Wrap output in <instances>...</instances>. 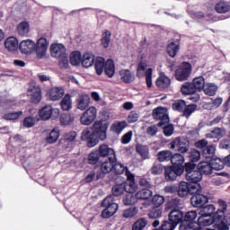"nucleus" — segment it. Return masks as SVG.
Wrapping results in <instances>:
<instances>
[{
	"label": "nucleus",
	"instance_id": "obj_2",
	"mask_svg": "<svg viewBox=\"0 0 230 230\" xmlns=\"http://www.w3.org/2000/svg\"><path fill=\"white\" fill-rule=\"evenodd\" d=\"M109 129V123L102 120H97L93 124L92 130L93 137L97 139V145L100 141L107 139V130Z\"/></svg>",
	"mask_w": 230,
	"mask_h": 230
},
{
	"label": "nucleus",
	"instance_id": "obj_18",
	"mask_svg": "<svg viewBox=\"0 0 230 230\" xmlns=\"http://www.w3.org/2000/svg\"><path fill=\"white\" fill-rule=\"evenodd\" d=\"M4 48L9 53H15L19 49V40L13 36H10L4 40Z\"/></svg>",
	"mask_w": 230,
	"mask_h": 230
},
{
	"label": "nucleus",
	"instance_id": "obj_25",
	"mask_svg": "<svg viewBox=\"0 0 230 230\" xmlns=\"http://www.w3.org/2000/svg\"><path fill=\"white\" fill-rule=\"evenodd\" d=\"M39 116L43 121H48L53 116V107L46 105L39 111Z\"/></svg>",
	"mask_w": 230,
	"mask_h": 230
},
{
	"label": "nucleus",
	"instance_id": "obj_11",
	"mask_svg": "<svg viewBox=\"0 0 230 230\" xmlns=\"http://www.w3.org/2000/svg\"><path fill=\"white\" fill-rule=\"evenodd\" d=\"M170 146L172 150H174V148H178V152H180L181 154H186V152L190 150V141L184 138L176 137L170 143Z\"/></svg>",
	"mask_w": 230,
	"mask_h": 230
},
{
	"label": "nucleus",
	"instance_id": "obj_13",
	"mask_svg": "<svg viewBox=\"0 0 230 230\" xmlns=\"http://www.w3.org/2000/svg\"><path fill=\"white\" fill-rule=\"evenodd\" d=\"M202 193V187L199 186V191L194 192L190 202L194 208H202L204 204H208V199Z\"/></svg>",
	"mask_w": 230,
	"mask_h": 230
},
{
	"label": "nucleus",
	"instance_id": "obj_53",
	"mask_svg": "<svg viewBox=\"0 0 230 230\" xmlns=\"http://www.w3.org/2000/svg\"><path fill=\"white\" fill-rule=\"evenodd\" d=\"M101 44L102 48H109V45L111 44V31H106L102 33V39H101Z\"/></svg>",
	"mask_w": 230,
	"mask_h": 230
},
{
	"label": "nucleus",
	"instance_id": "obj_33",
	"mask_svg": "<svg viewBox=\"0 0 230 230\" xmlns=\"http://www.w3.org/2000/svg\"><path fill=\"white\" fill-rule=\"evenodd\" d=\"M82 58H83L82 52L78 50L73 51L70 54V64L72 66L78 67V66L82 64Z\"/></svg>",
	"mask_w": 230,
	"mask_h": 230
},
{
	"label": "nucleus",
	"instance_id": "obj_56",
	"mask_svg": "<svg viewBox=\"0 0 230 230\" xmlns=\"http://www.w3.org/2000/svg\"><path fill=\"white\" fill-rule=\"evenodd\" d=\"M146 219L140 218L133 224L132 230H143L145 227H146Z\"/></svg>",
	"mask_w": 230,
	"mask_h": 230
},
{
	"label": "nucleus",
	"instance_id": "obj_5",
	"mask_svg": "<svg viewBox=\"0 0 230 230\" xmlns=\"http://www.w3.org/2000/svg\"><path fill=\"white\" fill-rule=\"evenodd\" d=\"M27 96L31 103H40L42 100V89L40 85L37 84L35 82L31 83L27 89Z\"/></svg>",
	"mask_w": 230,
	"mask_h": 230
},
{
	"label": "nucleus",
	"instance_id": "obj_23",
	"mask_svg": "<svg viewBox=\"0 0 230 230\" xmlns=\"http://www.w3.org/2000/svg\"><path fill=\"white\" fill-rule=\"evenodd\" d=\"M200 217L198 218L199 226H215V214L213 216L199 214Z\"/></svg>",
	"mask_w": 230,
	"mask_h": 230
},
{
	"label": "nucleus",
	"instance_id": "obj_41",
	"mask_svg": "<svg viewBox=\"0 0 230 230\" xmlns=\"http://www.w3.org/2000/svg\"><path fill=\"white\" fill-rule=\"evenodd\" d=\"M111 172H112V173H115L116 175H121L122 173L127 174V172H128V171L127 170V167H125L123 164L115 162L112 165Z\"/></svg>",
	"mask_w": 230,
	"mask_h": 230
},
{
	"label": "nucleus",
	"instance_id": "obj_50",
	"mask_svg": "<svg viewBox=\"0 0 230 230\" xmlns=\"http://www.w3.org/2000/svg\"><path fill=\"white\" fill-rule=\"evenodd\" d=\"M172 151L164 150L158 153V160L160 163H164V161H172Z\"/></svg>",
	"mask_w": 230,
	"mask_h": 230
},
{
	"label": "nucleus",
	"instance_id": "obj_45",
	"mask_svg": "<svg viewBox=\"0 0 230 230\" xmlns=\"http://www.w3.org/2000/svg\"><path fill=\"white\" fill-rule=\"evenodd\" d=\"M215 8L217 13H226V12H229L230 10L229 4L224 1L217 3Z\"/></svg>",
	"mask_w": 230,
	"mask_h": 230
},
{
	"label": "nucleus",
	"instance_id": "obj_64",
	"mask_svg": "<svg viewBox=\"0 0 230 230\" xmlns=\"http://www.w3.org/2000/svg\"><path fill=\"white\" fill-rule=\"evenodd\" d=\"M160 227L163 230H173L177 226L171 221H164Z\"/></svg>",
	"mask_w": 230,
	"mask_h": 230
},
{
	"label": "nucleus",
	"instance_id": "obj_26",
	"mask_svg": "<svg viewBox=\"0 0 230 230\" xmlns=\"http://www.w3.org/2000/svg\"><path fill=\"white\" fill-rule=\"evenodd\" d=\"M198 170L201 174L204 173L205 175H211L214 169L211 162L203 161L198 164Z\"/></svg>",
	"mask_w": 230,
	"mask_h": 230
},
{
	"label": "nucleus",
	"instance_id": "obj_42",
	"mask_svg": "<svg viewBox=\"0 0 230 230\" xmlns=\"http://www.w3.org/2000/svg\"><path fill=\"white\" fill-rule=\"evenodd\" d=\"M137 198L138 200H148L150 197H152V190L148 189H143L141 190H138L137 193Z\"/></svg>",
	"mask_w": 230,
	"mask_h": 230
},
{
	"label": "nucleus",
	"instance_id": "obj_58",
	"mask_svg": "<svg viewBox=\"0 0 230 230\" xmlns=\"http://www.w3.org/2000/svg\"><path fill=\"white\" fill-rule=\"evenodd\" d=\"M58 139V128H54L47 137V142L53 144Z\"/></svg>",
	"mask_w": 230,
	"mask_h": 230
},
{
	"label": "nucleus",
	"instance_id": "obj_43",
	"mask_svg": "<svg viewBox=\"0 0 230 230\" xmlns=\"http://www.w3.org/2000/svg\"><path fill=\"white\" fill-rule=\"evenodd\" d=\"M207 137L209 139H220L221 137H224V130L220 128H217L210 133L207 134Z\"/></svg>",
	"mask_w": 230,
	"mask_h": 230
},
{
	"label": "nucleus",
	"instance_id": "obj_17",
	"mask_svg": "<svg viewBox=\"0 0 230 230\" xmlns=\"http://www.w3.org/2000/svg\"><path fill=\"white\" fill-rule=\"evenodd\" d=\"M99 154L101 157H108L111 161H117L116 152L109 146L102 144L99 146Z\"/></svg>",
	"mask_w": 230,
	"mask_h": 230
},
{
	"label": "nucleus",
	"instance_id": "obj_32",
	"mask_svg": "<svg viewBox=\"0 0 230 230\" xmlns=\"http://www.w3.org/2000/svg\"><path fill=\"white\" fill-rule=\"evenodd\" d=\"M217 211L214 213L215 216L226 217V211H227V202L219 199L216 203Z\"/></svg>",
	"mask_w": 230,
	"mask_h": 230
},
{
	"label": "nucleus",
	"instance_id": "obj_3",
	"mask_svg": "<svg viewBox=\"0 0 230 230\" xmlns=\"http://www.w3.org/2000/svg\"><path fill=\"white\" fill-rule=\"evenodd\" d=\"M186 179L190 184H199L202 181V173L197 171V165L193 162L185 164Z\"/></svg>",
	"mask_w": 230,
	"mask_h": 230
},
{
	"label": "nucleus",
	"instance_id": "obj_55",
	"mask_svg": "<svg viewBox=\"0 0 230 230\" xmlns=\"http://www.w3.org/2000/svg\"><path fill=\"white\" fill-rule=\"evenodd\" d=\"M215 152H217V146L215 145H210L203 150V155L206 159H209L215 155Z\"/></svg>",
	"mask_w": 230,
	"mask_h": 230
},
{
	"label": "nucleus",
	"instance_id": "obj_51",
	"mask_svg": "<svg viewBox=\"0 0 230 230\" xmlns=\"http://www.w3.org/2000/svg\"><path fill=\"white\" fill-rule=\"evenodd\" d=\"M137 213H139V209L137 207H131L124 210L123 217L124 218H134Z\"/></svg>",
	"mask_w": 230,
	"mask_h": 230
},
{
	"label": "nucleus",
	"instance_id": "obj_20",
	"mask_svg": "<svg viewBox=\"0 0 230 230\" xmlns=\"http://www.w3.org/2000/svg\"><path fill=\"white\" fill-rule=\"evenodd\" d=\"M214 227L217 230H229V223L226 216H215Z\"/></svg>",
	"mask_w": 230,
	"mask_h": 230
},
{
	"label": "nucleus",
	"instance_id": "obj_34",
	"mask_svg": "<svg viewBox=\"0 0 230 230\" xmlns=\"http://www.w3.org/2000/svg\"><path fill=\"white\" fill-rule=\"evenodd\" d=\"M218 91V86L214 83H207L203 87V92L207 96H215Z\"/></svg>",
	"mask_w": 230,
	"mask_h": 230
},
{
	"label": "nucleus",
	"instance_id": "obj_62",
	"mask_svg": "<svg viewBox=\"0 0 230 230\" xmlns=\"http://www.w3.org/2000/svg\"><path fill=\"white\" fill-rule=\"evenodd\" d=\"M189 158H190V161H191L192 163H197V161L200 159V152H199L196 149H192L190 152Z\"/></svg>",
	"mask_w": 230,
	"mask_h": 230
},
{
	"label": "nucleus",
	"instance_id": "obj_27",
	"mask_svg": "<svg viewBox=\"0 0 230 230\" xmlns=\"http://www.w3.org/2000/svg\"><path fill=\"white\" fill-rule=\"evenodd\" d=\"M17 33L20 37H27L30 33V22L27 21L21 22L17 25Z\"/></svg>",
	"mask_w": 230,
	"mask_h": 230
},
{
	"label": "nucleus",
	"instance_id": "obj_52",
	"mask_svg": "<svg viewBox=\"0 0 230 230\" xmlns=\"http://www.w3.org/2000/svg\"><path fill=\"white\" fill-rule=\"evenodd\" d=\"M46 96L49 100H51V102H57V100H58V87L50 88L47 92Z\"/></svg>",
	"mask_w": 230,
	"mask_h": 230
},
{
	"label": "nucleus",
	"instance_id": "obj_63",
	"mask_svg": "<svg viewBox=\"0 0 230 230\" xmlns=\"http://www.w3.org/2000/svg\"><path fill=\"white\" fill-rule=\"evenodd\" d=\"M152 202L155 208H159V206H162V204H164V197L161 195H155L153 197Z\"/></svg>",
	"mask_w": 230,
	"mask_h": 230
},
{
	"label": "nucleus",
	"instance_id": "obj_30",
	"mask_svg": "<svg viewBox=\"0 0 230 230\" xmlns=\"http://www.w3.org/2000/svg\"><path fill=\"white\" fill-rule=\"evenodd\" d=\"M93 64H94L96 75H98L99 76L102 75L105 69V64H106L105 58L99 57L94 59Z\"/></svg>",
	"mask_w": 230,
	"mask_h": 230
},
{
	"label": "nucleus",
	"instance_id": "obj_6",
	"mask_svg": "<svg viewBox=\"0 0 230 230\" xmlns=\"http://www.w3.org/2000/svg\"><path fill=\"white\" fill-rule=\"evenodd\" d=\"M197 191H200L199 183L190 184L186 181L180 182V186L178 189L179 197H187L189 193H190V195H193L194 193H197Z\"/></svg>",
	"mask_w": 230,
	"mask_h": 230
},
{
	"label": "nucleus",
	"instance_id": "obj_36",
	"mask_svg": "<svg viewBox=\"0 0 230 230\" xmlns=\"http://www.w3.org/2000/svg\"><path fill=\"white\" fill-rule=\"evenodd\" d=\"M196 91H204V85H206V79L202 76L195 77L192 82Z\"/></svg>",
	"mask_w": 230,
	"mask_h": 230
},
{
	"label": "nucleus",
	"instance_id": "obj_57",
	"mask_svg": "<svg viewBox=\"0 0 230 230\" xmlns=\"http://www.w3.org/2000/svg\"><path fill=\"white\" fill-rule=\"evenodd\" d=\"M197 111V105L196 104H190L185 106V109L183 110V116L185 118H190L193 112Z\"/></svg>",
	"mask_w": 230,
	"mask_h": 230
},
{
	"label": "nucleus",
	"instance_id": "obj_28",
	"mask_svg": "<svg viewBox=\"0 0 230 230\" xmlns=\"http://www.w3.org/2000/svg\"><path fill=\"white\" fill-rule=\"evenodd\" d=\"M90 103H91V98L89 97V95L87 94L81 95L77 99L76 107L77 109H79V111H85V109L89 107Z\"/></svg>",
	"mask_w": 230,
	"mask_h": 230
},
{
	"label": "nucleus",
	"instance_id": "obj_14",
	"mask_svg": "<svg viewBox=\"0 0 230 230\" xmlns=\"http://www.w3.org/2000/svg\"><path fill=\"white\" fill-rule=\"evenodd\" d=\"M19 49L23 55H31L35 53V41L33 40H23L19 44Z\"/></svg>",
	"mask_w": 230,
	"mask_h": 230
},
{
	"label": "nucleus",
	"instance_id": "obj_12",
	"mask_svg": "<svg viewBox=\"0 0 230 230\" xmlns=\"http://www.w3.org/2000/svg\"><path fill=\"white\" fill-rule=\"evenodd\" d=\"M184 173V167L183 166H169L165 167V179L166 181H175L177 177L182 175Z\"/></svg>",
	"mask_w": 230,
	"mask_h": 230
},
{
	"label": "nucleus",
	"instance_id": "obj_29",
	"mask_svg": "<svg viewBox=\"0 0 230 230\" xmlns=\"http://www.w3.org/2000/svg\"><path fill=\"white\" fill-rule=\"evenodd\" d=\"M156 85L159 89H168L172 85V81L164 74H161L156 80Z\"/></svg>",
	"mask_w": 230,
	"mask_h": 230
},
{
	"label": "nucleus",
	"instance_id": "obj_4",
	"mask_svg": "<svg viewBox=\"0 0 230 230\" xmlns=\"http://www.w3.org/2000/svg\"><path fill=\"white\" fill-rule=\"evenodd\" d=\"M48 48H49V41L48 39L44 37L39 38L36 42H34V53L36 58H39V60L46 58V55H48Z\"/></svg>",
	"mask_w": 230,
	"mask_h": 230
},
{
	"label": "nucleus",
	"instance_id": "obj_1",
	"mask_svg": "<svg viewBox=\"0 0 230 230\" xmlns=\"http://www.w3.org/2000/svg\"><path fill=\"white\" fill-rule=\"evenodd\" d=\"M102 208H105L102 212V218H111L118 213L119 206L114 201V196L111 195L102 200Z\"/></svg>",
	"mask_w": 230,
	"mask_h": 230
},
{
	"label": "nucleus",
	"instance_id": "obj_60",
	"mask_svg": "<svg viewBox=\"0 0 230 230\" xmlns=\"http://www.w3.org/2000/svg\"><path fill=\"white\" fill-rule=\"evenodd\" d=\"M124 191H125V185L123 184L115 185L112 188V193L114 197H119V195H123Z\"/></svg>",
	"mask_w": 230,
	"mask_h": 230
},
{
	"label": "nucleus",
	"instance_id": "obj_38",
	"mask_svg": "<svg viewBox=\"0 0 230 230\" xmlns=\"http://www.w3.org/2000/svg\"><path fill=\"white\" fill-rule=\"evenodd\" d=\"M62 111H70L73 107V102L71 101V96L69 94L65 95L60 102Z\"/></svg>",
	"mask_w": 230,
	"mask_h": 230
},
{
	"label": "nucleus",
	"instance_id": "obj_19",
	"mask_svg": "<svg viewBox=\"0 0 230 230\" xmlns=\"http://www.w3.org/2000/svg\"><path fill=\"white\" fill-rule=\"evenodd\" d=\"M58 53H59V66L61 67L67 68L69 66V59L67 58V49L64 44H58Z\"/></svg>",
	"mask_w": 230,
	"mask_h": 230
},
{
	"label": "nucleus",
	"instance_id": "obj_47",
	"mask_svg": "<svg viewBox=\"0 0 230 230\" xmlns=\"http://www.w3.org/2000/svg\"><path fill=\"white\" fill-rule=\"evenodd\" d=\"M210 163L212 164L213 170H216L217 172L224 170V166L226 165L224 160L220 158H214L210 161Z\"/></svg>",
	"mask_w": 230,
	"mask_h": 230
},
{
	"label": "nucleus",
	"instance_id": "obj_31",
	"mask_svg": "<svg viewBox=\"0 0 230 230\" xmlns=\"http://www.w3.org/2000/svg\"><path fill=\"white\" fill-rule=\"evenodd\" d=\"M104 73L109 78H112L116 73V66H114V61L112 59H108L104 66Z\"/></svg>",
	"mask_w": 230,
	"mask_h": 230
},
{
	"label": "nucleus",
	"instance_id": "obj_37",
	"mask_svg": "<svg viewBox=\"0 0 230 230\" xmlns=\"http://www.w3.org/2000/svg\"><path fill=\"white\" fill-rule=\"evenodd\" d=\"M119 75L121 80H123V82H125L126 84H130V82L134 80V74H132L130 70H127V69L120 70Z\"/></svg>",
	"mask_w": 230,
	"mask_h": 230
},
{
	"label": "nucleus",
	"instance_id": "obj_24",
	"mask_svg": "<svg viewBox=\"0 0 230 230\" xmlns=\"http://www.w3.org/2000/svg\"><path fill=\"white\" fill-rule=\"evenodd\" d=\"M94 60L93 53L85 52L81 59V66L85 68L92 67L94 65Z\"/></svg>",
	"mask_w": 230,
	"mask_h": 230
},
{
	"label": "nucleus",
	"instance_id": "obj_54",
	"mask_svg": "<svg viewBox=\"0 0 230 230\" xmlns=\"http://www.w3.org/2000/svg\"><path fill=\"white\" fill-rule=\"evenodd\" d=\"M215 211H217V207L215 205H208L199 210V215H209L210 217H213Z\"/></svg>",
	"mask_w": 230,
	"mask_h": 230
},
{
	"label": "nucleus",
	"instance_id": "obj_49",
	"mask_svg": "<svg viewBox=\"0 0 230 230\" xmlns=\"http://www.w3.org/2000/svg\"><path fill=\"white\" fill-rule=\"evenodd\" d=\"M137 152L142 157V159H148L150 153L146 146L137 145Z\"/></svg>",
	"mask_w": 230,
	"mask_h": 230
},
{
	"label": "nucleus",
	"instance_id": "obj_48",
	"mask_svg": "<svg viewBox=\"0 0 230 230\" xmlns=\"http://www.w3.org/2000/svg\"><path fill=\"white\" fill-rule=\"evenodd\" d=\"M179 43L177 42H171L167 47V53L173 58L179 52Z\"/></svg>",
	"mask_w": 230,
	"mask_h": 230
},
{
	"label": "nucleus",
	"instance_id": "obj_46",
	"mask_svg": "<svg viewBox=\"0 0 230 230\" xmlns=\"http://www.w3.org/2000/svg\"><path fill=\"white\" fill-rule=\"evenodd\" d=\"M171 163L172 166H182L184 164V156L181 154L172 155Z\"/></svg>",
	"mask_w": 230,
	"mask_h": 230
},
{
	"label": "nucleus",
	"instance_id": "obj_40",
	"mask_svg": "<svg viewBox=\"0 0 230 230\" xmlns=\"http://www.w3.org/2000/svg\"><path fill=\"white\" fill-rule=\"evenodd\" d=\"M165 208L168 209H172V211H173V209H182V203H181V200L174 199H171L170 201H168V203L165 205Z\"/></svg>",
	"mask_w": 230,
	"mask_h": 230
},
{
	"label": "nucleus",
	"instance_id": "obj_15",
	"mask_svg": "<svg viewBox=\"0 0 230 230\" xmlns=\"http://www.w3.org/2000/svg\"><path fill=\"white\" fill-rule=\"evenodd\" d=\"M81 139L82 141H87V146H89V148H93L98 145V139L94 137L93 131L91 132L89 128H86L82 131Z\"/></svg>",
	"mask_w": 230,
	"mask_h": 230
},
{
	"label": "nucleus",
	"instance_id": "obj_7",
	"mask_svg": "<svg viewBox=\"0 0 230 230\" xmlns=\"http://www.w3.org/2000/svg\"><path fill=\"white\" fill-rule=\"evenodd\" d=\"M191 64L188 62L181 63L175 71V78L178 82H184L191 75Z\"/></svg>",
	"mask_w": 230,
	"mask_h": 230
},
{
	"label": "nucleus",
	"instance_id": "obj_44",
	"mask_svg": "<svg viewBox=\"0 0 230 230\" xmlns=\"http://www.w3.org/2000/svg\"><path fill=\"white\" fill-rule=\"evenodd\" d=\"M127 127V121L115 122L111 125V131L115 134H121L123 129Z\"/></svg>",
	"mask_w": 230,
	"mask_h": 230
},
{
	"label": "nucleus",
	"instance_id": "obj_59",
	"mask_svg": "<svg viewBox=\"0 0 230 230\" xmlns=\"http://www.w3.org/2000/svg\"><path fill=\"white\" fill-rule=\"evenodd\" d=\"M100 161V154L98 151L92 152L88 156V163L90 164H96Z\"/></svg>",
	"mask_w": 230,
	"mask_h": 230
},
{
	"label": "nucleus",
	"instance_id": "obj_9",
	"mask_svg": "<svg viewBox=\"0 0 230 230\" xmlns=\"http://www.w3.org/2000/svg\"><path fill=\"white\" fill-rule=\"evenodd\" d=\"M98 118V110L96 107L92 106L88 108L81 116L80 121L81 125L89 126Z\"/></svg>",
	"mask_w": 230,
	"mask_h": 230
},
{
	"label": "nucleus",
	"instance_id": "obj_61",
	"mask_svg": "<svg viewBox=\"0 0 230 230\" xmlns=\"http://www.w3.org/2000/svg\"><path fill=\"white\" fill-rule=\"evenodd\" d=\"M172 109L174 111H179L180 112H182L184 109H186V102L183 100L177 101L172 104Z\"/></svg>",
	"mask_w": 230,
	"mask_h": 230
},
{
	"label": "nucleus",
	"instance_id": "obj_21",
	"mask_svg": "<svg viewBox=\"0 0 230 230\" xmlns=\"http://www.w3.org/2000/svg\"><path fill=\"white\" fill-rule=\"evenodd\" d=\"M182 218H184V214L181 209H173L169 213V220L176 226L182 222Z\"/></svg>",
	"mask_w": 230,
	"mask_h": 230
},
{
	"label": "nucleus",
	"instance_id": "obj_39",
	"mask_svg": "<svg viewBox=\"0 0 230 230\" xmlns=\"http://www.w3.org/2000/svg\"><path fill=\"white\" fill-rule=\"evenodd\" d=\"M181 91L183 94H195L197 90L195 89V86H193V84L191 83H185L181 85Z\"/></svg>",
	"mask_w": 230,
	"mask_h": 230
},
{
	"label": "nucleus",
	"instance_id": "obj_22",
	"mask_svg": "<svg viewBox=\"0 0 230 230\" xmlns=\"http://www.w3.org/2000/svg\"><path fill=\"white\" fill-rule=\"evenodd\" d=\"M114 163H116V160L111 159L102 162L100 168L101 172L98 177H103V175H106V173H111V172H112Z\"/></svg>",
	"mask_w": 230,
	"mask_h": 230
},
{
	"label": "nucleus",
	"instance_id": "obj_10",
	"mask_svg": "<svg viewBox=\"0 0 230 230\" xmlns=\"http://www.w3.org/2000/svg\"><path fill=\"white\" fill-rule=\"evenodd\" d=\"M153 118L159 119L158 127H163L170 123V118H168V110L166 108L158 107L153 111Z\"/></svg>",
	"mask_w": 230,
	"mask_h": 230
},
{
	"label": "nucleus",
	"instance_id": "obj_8",
	"mask_svg": "<svg viewBox=\"0 0 230 230\" xmlns=\"http://www.w3.org/2000/svg\"><path fill=\"white\" fill-rule=\"evenodd\" d=\"M148 65L145 62H140L137 66V75L139 78L146 76V82L147 87H152V68H147Z\"/></svg>",
	"mask_w": 230,
	"mask_h": 230
},
{
	"label": "nucleus",
	"instance_id": "obj_16",
	"mask_svg": "<svg viewBox=\"0 0 230 230\" xmlns=\"http://www.w3.org/2000/svg\"><path fill=\"white\" fill-rule=\"evenodd\" d=\"M126 177L128 183L124 185V190L127 193H135L137 191V183H136V178L130 171H126Z\"/></svg>",
	"mask_w": 230,
	"mask_h": 230
},
{
	"label": "nucleus",
	"instance_id": "obj_35",
	"mask_svg": "<svg viewBox=\"0 0 230 230\" xmlns=\"http://www.w3.org/2000/svg\"><path fill=\"white\" fill-rule=\"evenodd\" d=\"M138 200L137 194L129 193L123 199V204L124 206H136Z\"/></svg>",
	"mask_w": 230,
	"mask_h": 230
}]
</instances>
